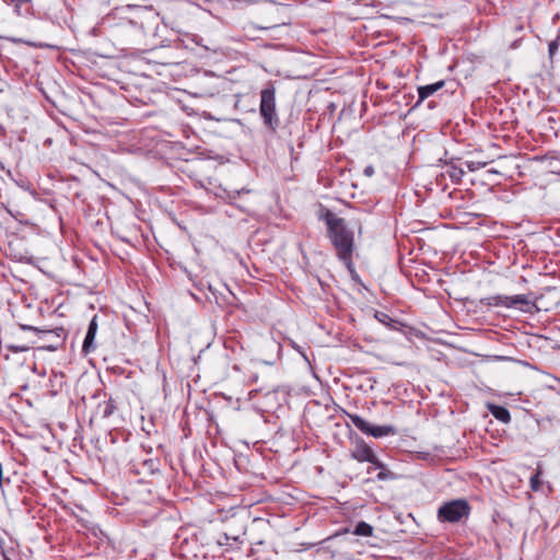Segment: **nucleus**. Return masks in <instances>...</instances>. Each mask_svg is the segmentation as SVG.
Returning a JSON list of instances; mask_svg holds the SVG:
<instances>
[{"label": "nucleus", "instance_id": "obj_24", "mask_svg": "<svg viewBox=\"0 0 560 560\" xmlns=\"http://www.w3.org/2000/svg\"><path fill=\"white\" fill-rule=\"evenodd\" d=\"M3 485L2 464L0 463V487Z\"/></svg>", "mask_w": 560, "mask_h": 560}, {"label": "nucleus", "instance_id": "obj_23", "mask_svg": "<svg viewBox=\"0 0 560 560\" xmlns=\"http://www.w3.org/2000/svg\"><path fill=\"white\" fill-rule=\"evenodd\" d=\"M2 542H3V541L1 540V541H0V549H1V555H2L3 560H12V559H10V558L8 557L7 551H5V549L3 548V546H2Z\"/></svg>", "mask_w": 560, "mask_h": 560}, {"label": "nucleus", "instance_id": "obj_8", "mask_svg": "<svg viewBox=\"0 0 560 560\" xmlns=\"http://www.w3.org/2000/svg\"><path fill=\"white\" fill-rule=\"evenodd\" d=\"M487 408L489 412L502 423H509L511 421V413L506 407L495 404H488Z\"/></svg>", "mask_w": 560, "mask_h": 560}, {"label": "nucleus", "instance_id": "obj_18", "mask_svg": "<svg viewBox=\"0 0 560 560\" xmlns=\"http://www.w3.org/2000/svg\"><path fill=\"white\" fill-rule=\"evenodd\" d=\"M559 40H560V28L558 30L557 38L549 43V47L548 48H549V56H550V58H552L553 55L556 54V51L558 50Z\"/></svg>", "mask_w": 560, "mask_h": 560}, {"label": "nucleus", "instance_id": "obj_10", "mask_svg": "<svg viewBox=\"0 0 560 560\" xmlns=\"http://www.w3.org/2000/svg\"><path fill=\"white\" fill-rule=\"evenodd\" d=\"M374 317L377 322L385 325L386 327H389L390 329H398V325H400V323L397 319L392 318L385 312L375 311Z\"/></svg>", "mask_w": 560, "mask_h": 560}, {"label": "nucleus", "instance_id": "obj_6", "mask_svg": "<svg viewBox=\"0 0 560 560\" xmlns=\"http://www.w3.org/2000/svg\"><path fill=\"white\" fill-rule=\"evenodd\" d=\"M345 413L352 422V424L366 435H371L375 439H381L388 435H395L397 433L396 427L392 424L373 425L359 415L349 413L347 411H345Z\"/></svg>", "mask_w": 560, "mask_h": 560}, {"label": "nucleus", "instance_id": "obj_5", "mask_svg": "<svg viewBox=\"0 0 560 560\" xmlns=\"http://www.w3.org/2000/svg\"><path fill=\"white\" fill-rule=\"evenodd\" d=\"M480 303L486 306H503L506 308L517 307L525 312H532L536 307L534 302V294H517V295H491L482 298Z\"/></svg>", "mask_w": 560, "mask_h": 560}, {"label": "nucleus", "instance_id": "obj_4", "mask_svg": "<svg viewBox=\"0 0 560 560\" xmlns=\"http://www.w3.org/2000/svg\"><path fill=\"white\" fill-rule=\"evenodd\" d=\"M471 506L466 499H454L444 502L438 509V520L441 523H460L468 520Z\"/></svg>", "mask_w": 560, "mask_h": 560}, {"label": "nucleus", "instance_id": "obj_22", "mask_svg": "<svg viewBox=\"0 0 560 560\" xmlns=\"http://www.w3.org/2000/svg\"><path fill=\"white\" fill-rule=\"evenodd\" d=\"M363 174L366 176H372L374 174V167L369 165L364 168Z\"/></svg>", "mask_w": 560, "mask_h": 560}, {"label": "nucleus", "instance_id": "obj_9", "mask_svg": "<svg viewBox=\"0 0 560 560\" xmlns=\"http://www.w3.org/2000/svg\"><path fill=\"white\" fill-rule=\"evenodd\" d=\"M443 86H444V81H438V82H435L433 84H428V85L419 86L418 88L419 100H418L417 104L421 103L422 101H424L425 98L431 96L433 93H435L436 91H439Z\"/></svg>", "mask_w": 560, "mask_h": 560}, {"label": "nucleus", "instance_id": "obj_21", "mask_svg": "<svg viewBox=\"0 0 560 560\" xmlns=\"http://www.w3.org/2000/svg\"><path fill=\"white\" fill-rule=\"evenodd\" d=\"M245 535V532L244 530H241L240 533L237 534H230V540H233V541H238L240 540V537Z\"/></svg>", "mask_w": 560, "mask_h": 560}, {"label": "nucleus", "instance_id": "obj_19", "mask_svg": "<svg viewBox=\"0 0 560 560\" xmlns=\"http://www.w3.org/2000/svg\"><path fill=\"white\" fill-rule=\"evenodd\" d=\"M10 349L13 351V352H25L27 350L31 349L30 346H21V345H18V346H11Z\"/></svg>", "mask_w": 560, "mask_h": 560}, {"label": "nucleus", "instance_id": "obj_11", "mask_svg": "<svg viewBox=\"0 0 560 560\" xmlns=\"http://www.w3.org/2000/svg\"><path fill=\"white\" fill-rule=\"evenodd\" d=\"M352 534L357 536L370 537L373 535V527L369 523L362 521L354 526Z\"/></svg>", "mask_w": 560, "mask_h": 560}, {"label": "nucleus", "instance_id": "obj_16", "mask_svg": "<svg viewBox=\"0 0 560 560\" xmlns=\"http://www.w3.org/2000/svg\"><path fill=\"white\" fill-rule=\"evenodd\" d=\"M465 164H466V167L468 168V171L475 172V171H478V170L485 167L488 164V162L467 161Z\"/></svg>", "mask_w": 560, "mask_h": 560}, {"label": "nucleus", "instance_id": "obj_28", "mask_svg": "<svg viewBox=\"0 0 560 560\" xmlns=\"http://www.w3.org/2000/svg\"><path fill=\"white\" fill-rule=\"evenodd\" d=\"M516 28H517L518 31H522V30H523V26H522V25H520V26H517Z\"/></svg>", "mask_w": 560, "mask_h": 560}, {"label": "nucleus", "instance_id": "obj_14", "mask_svg": "<svg viewBox=\"0 0 560 560\" xmlns=\"http://www.w3.org/2000/svg\"><path fill=\"white\" fill-rule=\"evenodd\" d=\"M22 327H23V329L35 330V331L42 332L44 335L55 334L58 338H61V339L65 336V330L62 328H58L57 330H38L37 328L32 327V326H22Z\"/></svg>", "mask_w": 560, "mask_h": 560}, {"label": "nucleus", "instance_id": "obj_27", "mask_svg": "<svg viewBox=\"0 0 560 560\" xmlns=\"http://www.w3.org/2000/svg\"><path fill=\"white\" fill-rule=\"evenodd\" d=\"M488 172H489V173L498 174V172H497V171H494V170H489Z\"/></svg>", "mask_w": 560, "mask_h": 560}, {"label": "nucleus", "instance_id": "obj_13", "mask_svg": "<svg viewBox=\"0 0 560 560\" xmlns=\"http://www.w3.org/2000/svg\"><path fill=\"white\" fill-rule=\"evenodd\" d=\"M98 408L102 409L103 417L108 418L115 412L116 405H115V401L112 398H109L108 400L104 401L103 404H100Z\"/></svg>", "mask_w": 560, "mask_h": 560}, {"label": "nucleus", "instance_id": "obj_26", "mask_svg": "<svg viewBox=\"0 0 560 560\" xmlns=\"http://www.w3.org/2000/svg\"><path fill=\"white\" fill-rule=\"evenodd\" d=\"M374 469L373 465L368 469V472L370 474ZM375 470L381 471V468H375Z\"/></svg>", "mask_w": 560, "mask_h": 560}, {"label": "nucleus", "instance_id": "obj_12", "mask_svg": "<svg viewBox=\"0 0 560 560\" xmlns=\"http://www.w3.org/2000/svg\"><path fill=\"white\" fill-rule=\"evenodd\" d=\"M448 170L446 171L447 175L454 183H459L465 175V172L462 167L454 165L453 163H448Z\"/></svg>", "mask_w": 560, "mask_h": 560}, {"label": "nucleus", "instance_id": "obj_15", "mask_svg": "<svg viewBox=\"0 0 560 560\" xmlns=\"http://www.w3.org/2000/svg\"><path fill=\"white\" fill-rule=\"evenodd\" d=\"M540 476H541V471L537 470L536 474L530 477L529 482H530V489L533 491H538L540 489V486H541Z\"/></svg>", "mask_w": 560, "mask_h": 560}, {"label": "nucleus", "instance_id": "obj_17", "mask_svg": "<svg viewBox=\"0 0 560 560\" xmlns=\"http://www.w3.org/2000/svg\"><path fill=\"white\" fill-rule=\"evenodd\" d=\"M8 4L14 7V11L20 14L23 4L31 3L32 0H3Z\"/></svg>", "mask_w": 560, "mask_h": 560}, {"label": "nucleus", "instance_id": "obj_3", "mask_svg": "<svg viewBox=\"0 0 560 560\" xmlns=\"http://www.w3.org/2000/svg\"><path fill=\"white\" fill-rule=\"evenodd\" d=\"M259 114L267 130L275 133L280 126V118L277 113L276 89L268 85L260 91Z\"/></svg>", "mask_w": 560, "mask_h": 560}, {"label": "nucleus", "instance_id": "obj_1", "mask_svg": "<svg viewBox=\"0 0 560 560\" xmlns=\"http://www.w3.org/2000/svg\"><path fill=\"white\" fill-rule=\"evenodd\" d=\"M318 220L327 226V236L336 249L337 257L347 266L352 264L354 252V235L347 226L345 219L339 218L330 209L322 207Z\"/></svg>", "mask_w": 560, "mask_h": 560}, {"label": "nucleus", "instance_id": "obj_25", "mask_svg": "<svg viewBox=\"0 0 560 560\" xmlns=\"http://www.w3.org/2000/svg\"><path fill=\"white\" fill-rule=\"evenodd\" d=\"M518 46V40H514L512 44H511V48H516Z\"/></svg>", "mask_w": 560, "mask_h": 560}, {"label": "nucleus", "instance_id": "obj_2", "mask_svg": "<svg viewBox=\"0 0 560 560\" xmlns=\"http://www.w3.org/2000/svg\"><path fill=\"white\" fill-rule=\"evenodd\" d=\"M351 457L360 463H370L374 468H381L376 474L378 481H387L396 478L395 472L389 470L384 463H382L373 448L363 440L358 438L354 442V447L351 450Z\"/></svg>", "mask_w": 560, "mask_h": 560}, {"label": "nucleus", "instance_id": "obj_20", "mask_svg": "<svg viewBox=\"0 0 560 560\" xmlns=\"http://www.w3.org/2000/svg\"><path fill=\"white\" fill-rule=\"evenodd\" d=\"M219 544L220 545L232 546V544H230V533H224L222 535V537L219 539Z\"/></svg>", "mask_w": 560, "mask_h": 560}, {"label": "nucleus", "instance_id": "obj_7", "mask_svg": "<svg viewBox=\"0 0 560 560\" xmlns=\"http://www.w3.org/2000/svg\"><path fill=\"white\" fill-rule=\"evenodd\" d=\"M97 329H98L97 316L94 315L89 324L88 331H86V335H85V338H84V341L82 345V351L86 354L93 352L96 348L94 340H95Z\"/></svg>", "mask_w": 560, "mask_h": 560}]
</instances>
